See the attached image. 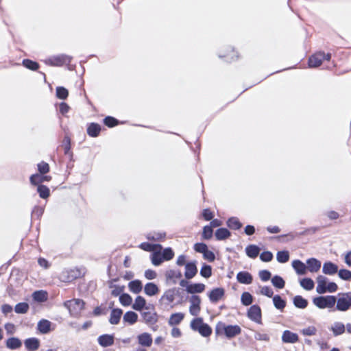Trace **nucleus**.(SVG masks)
Here are the masks:
<instances>
[{"label": "nucleus", "mask_w": 351, "mask_h": 351, "mask_svg": "<svg viewBox=\"0 0 351 351\" xmlns=\"http://www.w3.org/2000/svg\"><path fill=\"white\" fill-rule=\"evenodd\" d=\"M216 336L224 335L227 339H230L241 333V328L239 325L226 324L223 322H218L215 328Z\"/></svg>", "instance_id": "nucleus-1"}, {"label": "nucleus", "mask_w": 351, "mask_h": 351, "mask_svg": "<svg viewBox=\"0 0 351 351\" xmlns=\"http://www.w3.org/2000/svg\"><path fill=\"white\" fill-rule=\"evenodd\" d=\"M72 60V56L62 53L49 58L45 60V63L52 66H62L65 64L69 70L73 71L75 69V65L70 64Z\"/></svg>", "instance_id": "nucleus-2"}, {"label": "nucleus", "mask_w": 351, "mask_h": 351, "mask_svg": "<svg viewBox=\"0 0 351 351\" xmlns=\"http://www.w3.org/2000/svg\"><path fill=\"white\" fill-rule=\"evenodd\" d=\"M335 310L346 312L351 308V291L339 293L336 296Z\"/></svg>", "instance_id": "nucleus-3"}, {"label": "nucleus", "mask_w": 351, "mask_h": 351, "mask_svg": "<svg viewBox=\"0 0 351 351\" xmlns=\"http://www.w3.org/2000/svg\"><path fill=\"white\" fill-rule=\"evenodd\" d=\"M313 303L320 309L332 308L336 303V296L332 295H319L313 298Z\"/></svg>", "instance_id": "nucleus-4"}, {"label": "nucleus", "mask_w": 351, "mask_h": 351, "mask_svg": "<svg viewBox=\"0 0 351 351\" xmlns=\"http://www.w3.org/2000/svg\"><path fill=\"white\" fill-rule=\"evenodd\" d=\"M247 316L250 320L257 324L262 323L261 308L258 304L251 305L250 308L247 310Z\"/></svg>", "instance_id": "nucleus-5"}, {"label": "nucleus", "mask_w": 351, "mask_h": 351, "mask_svg": "<svg viewBox=\"0 0 351 351\" xmlns=\"http://www.w3.org/2000/svg\"><path fill=\"white\" fill-rule=\"evenodd\" d=\"M191 305L189 313L191 315L197 316L201 310V298L198 295H191L189 298Z\"/></svg>", "instance_id": "nucleus-6"}, {"label": "nucleus", "mask_w": 351, "mask_h": 351, "mask_svg": "<svg viewBox=\"0 0 351 351\" xmlns=\"http://www.w3.org/2000/svg\"><path fill=\"white\" fill-rule=\"evenodd\" d=\"M207 295L210 302L215 304L225 295V289L223 287H216L208 292Z\"/></svg>", "instance_id": "nucleus-7"}, {"label": "nucleus", "mask_w": 351, "mask_h": 351, "mask_svg": "<svg viewBox=\"0 0 351 351\" xmlns=\"http://www.w3.org/2000/svg\"><path fill=\"white\" fill-rule=\"evenodd\" d=\"M198 269L197 267V261H191L185 265L184 276L187 280H191L194 278L197 274Z\"/></svg>", "instance_id": "nucleus-8"}, {"label": "nucleus", "mask_w": 351, "mask_h": 351, "mask_svg": "<svg viewBox=\"0 0 351 351\" xmlns=\"http://www.w3.org/2000/svg\"><path fill=\"white\" fill-rule=\"evenodd\" d=\"M51 180V176L41 173H34L29 177V182L34 186L44 185L43 182H49Z\"/></svg>", "instance_id": "nucleus-9"}, {"label": "nucleus", "mask_w": 351, "mask_h": 351, "mask_svg": "<svg viewBox=\"0 0 351 351\" xmlns=\"http://www.w3.org/2000/svg\"><path fill=\"white\" fill-rule=\"evenodd\" d=\"M141 315L147 325H154L158 321L159 316L156 312L141 311Z\"/></svg>", "instance_id": "nucleus-10"}, {"label": "nucleus", "mask_w": 351, "mask_h": 351, "mask_svg": "<svg viewBox=\"0 0 351 351\" xmlns=\"http://www.w3.org/2000/svg\"><path fill=\"white\" fill-rule=\"evenodd\" d=\"M339 271L338 265L330 261H326L324 263L322 266V273L325 275L333 276L337 274Z\"/></svg>", "instance_id": "nucleus-11"}, {"label": "nucleus", "mask_w": 351, "mask_h": 351, "mask_svg": "<svg viewBox=\"0 0 351 351\" xmlns=\"http://www.w3.org/2000/svg\"><path fill=\"white\" fill-rule=\"evenodd\" d=\"M97 342L103 348L111 346L114 343V334H103L98 337Z\"/></svg>", "instance_id": "nucleus-12"}, {"label": "nucleus", "mask_w": 351, "mask_h": 351, "mask_svg": "<svg viewBox=\"0 0 351 351\" xmlns=\"http://www.w3.org/2000/svg\"><path fill=\"white\" fill-rule=\"evenodd\" d=\"M281 339L284 343H295L299 341L298 335L289 330L283 331Z\"/></svg>", "instance_id": "nucleus-13"}, {"label": "nucleus", "mask_w": 351, "mask_h": 351, "mask_svg": "<svg viewBox=\"0 0 351 351\" xmlns=\"http://www.w3.org/2000/svg\"><path fill=\"white\" fill-rule=\"evenodd\" d=\"M306 270L308 269L311 273H315L319 271L322 263L317 258L311 257L306 260Z\"/></svg>", "instance_id": "nucleus-14"}, {"label": "nucleus", "mask_w": 351, "mask_h": 351, "mask_svg": "<svg viewBox=\"0 0 351 351\" xmlns=\"http://www.w3.org/2000/svg\"><path fill=\"white\" fill-rule=\"evenodd\" d=\"M236 278L239 283L243 285H250L253 282V276L247 271H239Z\"/></svg>", "instance_id": "nucleus-15"}, {"label": "nucleus", "mask_w": 351, "mask_h": 351, "mask_svg": "<svg viewBox=\"0 0 351 351\" xmlns=\"http://www.w3.org/2000/svg\"><path fill=\"white\" fill-rule=\"evenodd\" d=\"M101 131V126L97 123L92 122L87 125L86 132L90 137L96 138L99 136Z\"/></svg>", "instance_id": "nucleus-16"}, {"label": "nucleus", "mask_w": 351, "mask_h": 351, "mask_svg": "<svg viewBox=\"0 0 351 351\" xmlns=\"http://www.w3.org/2000/svg\"><path fill=\"white\" fill-rule=\"evenodd\" d=\"M85 302L82 299H73L70 300H66L64 302V306L71 311V308H75L76 306L80 311L84 309L85 308Z\"/></svg>", "instance_id": "nucleus-17"}, {"label": "nucleus", "mask_w": 351, "mask_h": 351, "mask_svg": "<svg viewBox=\"0 0 351 351\" xmlns=\"http://www.w3.org/2000/svg\"><path fill=\"white\" fill-rule=\"evenodd\" d=\"M317 287H316V291L319 294H324L326 293V285L327 282L328 281V278L323 275H319L317 276Z\"/></svg>", "instance_id": "nucleus-18"}, {"label": "nucleus", "mask_w": 351, "mask_h": 351, "mask_svg": "<svg viewBox=\"0 0 351 351\" xmlns=\"http://www.w3.org/2000/svg\"><path fill=\"white\" fill-rule=\"evenodd\" d=\"M51 324L50 321L42 319L38 322L37 329L41 334L46 335L52 330Z\"/></svg>", "instance_id": "nucleus-19"}, {"label": "nucleus", "mask_w": 351, "mask_h": 351, "mask_svg": "<svg viewBox=\"0 0 351 351\" xmlns=\"http://www.w3.org/2000/svg\"><path fill=\"white\" fill-rule=\"evenodd\" d=\"M160 291L158 286L153 282H149L145 284L144 286V293L145 295L149 297L157 295Z\"/></svg>", "instance_id": "nucleus-20"}, {"label": "nucleus", "mask_w": 351, "mask_h": 351, "mask_svg": "<svg viewBox=\"0 0 351 351\" xmlns=\"http://www.w3.org/2000/svg\"><path fill=\"white\" fill-rule=\"evenodd\" d=\"M322 56L319 51L311 55L308 60V67L316 68L319 66L323 62L322 59L323 56Z\"/></svg>", "instance_id": "nucleus-21"}, {"label": "nucleus", "mask_w": 351, "mask_h": 351, "mask_svg": "<svg viewBox=\"0 0 351 351\" xmlns=\"http://www.w3.org/2000/svg\"><path fill=\"white\" fill-rule=\"evenodd\" d=\"M25 347L28 351H35L40 347V340L36 337H29L24 341Z\"/></svg>", "instance_id": "nucleus-22"}, {"label": "nucleus", "mask_w": 351, "mask_h": 351, "mask_svg": "<svg viewBox=\"0 0 351 351\" xmlns=\"http://www.w3.org/2000/svg\"><path fill=\"white\" fill-rule=\"evenodd\" d=\"M123 310L119 308H112L109 318L110 324L117 325L120 322Z\"/></svg>", "instance_id": "nucleus-23"}, {"label": "nucleus", "mask_w": 351, "mask_h": 351, "mask_svg": "<svg viewBox=\"0 0 351 351\" xmlns=\"http://www.w3.org/2000/svg\"><path fill=\"white\" fill-rule=\"evenodd\" d=\"M291 265L298 275L306 274V266L302 261L299 259L293 260L291 263Z\"/></svg>", "instance_id": "nucleus-24"}, {"label": "nucleus", "mask_w": 351, "mask_h": 351, "mask_svg": "<svg viewBox=\"0 0 351 351\" xmlns=\"http://www.w3.org/2000/svg\"><path fill=\"white\" fill-rule=\"evenodd\" d=\"M206 286L203 283L191 282L189 287H187V293L192 295H197L196 293H201L204 291Z\"/></svg>", "instance_id": "nucleus-25"}, {"label": "nucleus", "mask_w": 351, "mask_h": 351, "mask_svg": "<svg viewBox=\"0 0 351 351\" xmlns=\"http://www.w3.org/2000/svg\"><path fill=\"white\" fill-rule=\"evenodd\" d=\"M137 339L138 343L144 347H150L153 342L152 335L148 332L138 335Z\"/></svg>", "instance_id": "nucleus-26"}, {"label": "nucleus", "mask_w": 351, "mask_h": 351, "mask_svg": "<svg viewBox=\"0 0 351 351\" xmlns=\"http://www.w3.org/2000/svg\"><path fill=\"white\" fill-rule=\"evenodd\" d=\"M231 232L226 228L220 227L215 230V237L217 241H224L231 236Z\"/></svg>", "instance_id": "nucleus-27"}, {"label": "nucleus", "mask_w": 351, "mask_h": 351, "mask_svg": "<svg viewBox=\"0 0 351 351\" xmlns=\"http://www.w3.org/2000/svg\"><path fill=\"white\" fill-rule=\"evenodd\" d=\"M32 297L34 302L42 303L48 300V293L42 289L36 290L33 292Z\"/></svg>", "instance_id": "nucleus-28"}, {"label": "nucleus", "mask_w": 351, "mask_h": 351, "mask_svg": "<svg viewBox=\"0 0 351 351\" xmlns=\"http://www.w3.org/2000/svg\"><path fill=\"white\" fill-rule=\"evenodd\" d=\"M230 48V51H228V53L224 54L219 53L218 57L221 59H223L224 61L228 62H231L237 60L239 58L238 53L234 51V48Z\"/></svg>", "instance_id": "nucleus-29"}, {"label": "nucleus", "mask_w": 351, "mask_h": 351, "mask_svg": "<svg viewBox=\"0 0 351 351\" xmlns=\"http://www.w3.org/2000/svg\"><path fill=\"white\" fill-rule=\"evenodd\" d=\"M5 346L8 349L17 350L22 346V341L18 337H12L6 340Z\"/></svg>", "instance_id": "nucleus-30"}, {"label": "nucleus", "mask_w": 351, "mask_h": 351, "mask_svg": "<svg viewBox=\"0 0 351 351\" xmlns=\"http://www.w3.org/2000/svg\"><path fill=\"white\" fill-rule=\"evenodd\" d=\"M261 248L255 244H250L246 246L245 251L246 255L250 258H256L259 254Z\"/></svg>", "instance_id": "nucleus-31"}, {"label": "nucleus", "mask_w": 351, "mask_h": 351, "mask_svg": "<svg viewBox=\"0 0 351 351\" xmlns=\"http://www.w3.org/2000/svg\"><path fill=\"white\" fill-rule=\"evenodd\" d=\"M226 226L232 230H238L242 226L243 224L237 217H230L226 221Z\"/></svg>", "instance_id": "nucleus-32"}, {"label": "nucleus", "mask_w": 351, "mask_h": 351, "mask_svg": "<svg viewBox=\"0 0 351 351\" xmlns=\"http://www.w3.org/2000/svg\"><path fill=\"white\" fill-rule=\"evenodd\" d=\"M138 315L136 312L128 311L124 314L123 320L130 325H133L138 321Z\"/></svg>", "instance_id": "nucleus-33"}, {"label": "nucleus", "mask_w": 351, "mask_h": 351, "mask_svg": "<svg viewBox=\"0 0 351 351\" xmlns=\"http://www.w3.org/2000/svg\"><path fill=\"white\" fill-rule=\"evenodd\" d=\"M293 305L300 309H304L308 306V301L302 295H297L293 298Z\"/></svg>", "instance_id": "nucleus-34"}, {"label": "nucleus", "mask_w": 351, "mask_h": 351, "mask_svg": "<svg viewBox=\"0 0 351 351\" xmlns=\"http://www.w3.org/2000/svg\"><path fill=\"white\" fill-rule=\"evenodd\" d=\"M184 314L183 313H172L168 320V324L169 326H176L180 324V322L184 319Z\"/></svg>", "instance_id": "nucleus-35"}, {"label": "nucleus", "mask_w": 351, "mask_h": 351, "mask_svg": "<svg viewBox=\"0 0 351 351\" xmlns=\"http://www.w3.org/2000/svg\"><path fill=\"white\" fill-rule=\"evenodd\" d=\"M146 300L141 295H138L134 300V303L132 304V308L138 312H141L146 305Z\"/></svg>", "instance_id": "nucleus-36"}, {"label": "nucleus", "mask_w": 351, "mask_h": 351, "mask_svg": "<svg viewBox=\"0 0 351 351\" xmlns=\"http://www.w3.org/2000/svg\"><path fill=\"white\" fill-rule=\"evenodd\" d=\"M273 304L275 308L282 312L286 306L287 302L280 295H275L272 297Z\"/></svg>", "instance_id": "nucleus-37"}, {"label": "nucleus", "mask_w": 351, "mask_h": 351, "mask_svg": "<svg viewBox=\"0 0 351 351\" xmlns=\"http://www.w3.org/2000/svg\"><path fill=\"white\" fill-rule=\"evenodd\" d=\"M130 291L134 293H139L143 289V284L140 280L135 279L128 283Z\"/></svg>", "instance_id": "nucleus-38"}, {"label": "nucleus", "mask_w": 351, "mask_h": 351, "mask_svg": "<svg viewBox=\"0 0 351 351\" xmlns=\"http://www.w3.org/2000/svg\"><path fill=\"white\" fill-rule=\"evenodd\" d=\"M22 65L26 69L32 71H38L40 68V64L38 62L28 58L23 60Z\"/></svg>", "instance_id": "nucleus-39"}, {"label": "nucleus", "mask_w": 351, "mask_h": 351, "mask_svg": "<svg viewBox=\"0 0 351 351\" xmlns=\"http://www.w3.org/2000/svg\"><path fill=\"white\" fill-rule=\"evenodd\" d=\"M63 147H64V154L69 156V160L71 162H73L74 160H73V154L71 151V139L69 137H68V136L64 137Z\"/></svg>", "instance_id": "nucleus-40"}, {"label": "nucleus", "mask_w": 351, "mask_h": 351, "mask_svg": "<svg viewBox=\"0 0 351 351\" xmlns=\"http://www.w3.org/2000/svg\"><path fill=\"white\" fill-rule=\"evenodd\" d=\"M330 330L332 332L334 336L337 337L345 332L346 327L343 323L336 322L332 326Z\"/></svg>", "instance_id": "nucleus-41"}, {"label": "nucleus", "mask_w": 351, "mask_h": 351, "mask_svg": "<svg viewBox=\"0 0 351 351\" xmlns=\"http://www.w3.org/2000/svg\"><path fill=\"white\" fill-rule=\"evenodd\" d=\"M271 282L272 285L276 289H282L285 286V280L279 275H274L271 278Z\"/></svg>", "instance_id": "nucleus-42"}, {"label": "nucleus", "mask_w": 351, "mask_h": 351, "mask_svg": "<svg viewBox=\"0 0 351 351\" xmlns=\"http://www.w3.org/2000/svg\"><path fill=\"white\" fill-rule=\"evenodd\" d=\"M300 286L306 291L312 290L315 287L314 281L311 278H303L300 280Z\"/></svg>", "instance_id": "nucleus-43"}, {"label": "nucleus", "mask_w": 351, "mask_h": 351, "mask_svg": "<svg viewBox=\"0 0 351 351\" xmlns=\"http://www.w3.org/2000/svg\"><path fill=\"white\" fill-rule=\"evenodd\" d=\"M152 263L154 266H160L163 262L162 255L160 252L156 251L152 253L150 256Z\"/></svg>", "instance_id": "nucleus-44"}, {"label": "nucleus", "mask_w": 351, "mask_h": 351, "mask_svg": "<svg viewBox=\"0 0 351 351\" xmlns=\"http://www.w3.org/2000/svg\"><path fill=\"white\" fill-rule=\"evenodd\" d=\"M37 186V193L41 199H46L50 196V189L46 185H38Z\"/></svg>", "instance_id": "nucleus-45"}, {"label": "nucleus", "mask_w": 351, "mask_h": 351, "mask_svg": "<svg viewBox=\"0 0 351 351\" xmlns=\"http://www.w3.org/2000/svg\"><path fill=\"white\" fill-rule=\"evenodd\" d=\"M290 258L289 252L287 250L278 251L276 254L277 261L280 263H285Z\"/></svg>", "instance_id": "nucleus-46"}, {"label": "nucleus", "mask_w": 351, "mask_h": 351, "mask_svg": "<svg viewBox=\"0 0 351 351\" xmlns=\"http://www.w3.org/2000/svg\"><path fill=\"white\" fill-rule=\"evenodd\" d=\"M253 295L248 291H244L241 296V302L243 306H247L252 304Z\"/></svg>", "instance_id": "nucleus-47"}, {"label": "nucleus", "mask_w": 351, "mask_h": 351, "mask_svg": "<svg viewBox=\"0 0 351 351\" xmlns=\"http://www.w3.org/2000/svg\"><path fill=\"white\" fill-rule=\"evenodd\" d=\"M212 328L206 323L202 321V324L198 330V332L204 337H208L212 334Z\"/></svg>", "instance_id": "nucleus-48"}, {"label": "nucleus", "mask_w": 351, "mask_h": 351, "mask_svg": "<svg viewBox=\"0 0 351 351\" xmlns=\"http://www.w3.org/2000/svg\"><path fill=\"white\" fill-rule=\"evenodd\" d=\"M29 308V305L26 302L17 303L14 306V311L18 314H25Z\"/></svg>", "instance_id": "nucleus-49"}, {"label": "nucleus", "mask_w": 351, "mask_h": 351, "mask_svg": "<svg viewBox=\"0 0 351 351\" xmlns=\"http://www.w3.org/2000/svg\"><path fill=\"white\" fill-rule=\"evenodd\" d=\"M176 296L175 290L172 289H169L165 291L159 302L162 301L163 300H167L169 303H171L174 301Z\"/></svg>", "instance_id": "nucleus-50"}, {"label": "nucleus", "mask_w": 351, "mask_h": 351, "mask_svg": "<svg viewBox=\"0 0 351 351\" xmlns=\"http://www.w3.org/2000/svg\"><path fill=\"white\" fill-rule=\"evenodd\" d=\"M103 123L108 128H112L119 124V121L114 117L106 116L103 119Z\"/></svg>", "instance_id": "nucleus-51"}, {"label": "nucleus", "mask_w": 351, "mask_h": 351, "mask_svg": "<svg viewBox=\"0 0 351 351\" xmlns=\"http://www.w3.org/2000/svg\"><path fill=\"white\" fill-rule=\"evenodd\" d=\"M199 274L204 278H209L212 276V267L206 263H203Z\"/></svg>", "instance_id": "nucleus-52"}, {"label": "nucleus", "mask_w": 351, "mask_h": 351, "mask_svg": "<svg viewBox=\"0 0 351 351\" xmlns=\"http://www.w3.org/2000/svg\"><path fill=\"white\" fill-rule=\"evenodd\" d=\"M166 237V232H149L146 235V238L149 241H160L164 239Z\"/></svg>", "instance_id": "nucleus-53"}, {"label": "nucleus", "mask_w": 351, "mask_h": 351, "mask_svg": "<svg viewBox=\"0 0 351 351\" xmlns=\"http://www.w3.org/2000/svg\"><path fill=\"white\" fill-rule=\"evenodd\" d=\"M56 96L61 100H65L69 96V90L64 86H58L56 90Z\"/></svg>", "instance_id": "nucleus-54"}, {"label": "nucleus", "mask_w": 351, "mask_h": 351, "mask_svg": "<svg viewBox=\"0 0 351 351\" xmlns=\"http://www.w3.org/2000/svg\"><path fill=\"white\" fill-rule=\"evenodd\" d=\"M213 236V230L208 224L203 227L202 232V239L204 240H210Z\"/></svg>", "instance_id": "nucleus-55"}, {"label": "nucleus", "mask_w": 351, "mask_h": 351, "mask_svg": "<svg viewBox=\"0 0 351 351\" xmlns=\"http://www.w3.org/2000/svg\"><path fill=\"white\" fill-rule=\"evenodd\" d=\"M119 302L123 306H128L132 304V298L127 293H122L119 296Z\"/></svg>", "instance_id": "nucleus-56"}, {"label": "nucleus", "mask_w": 351, "mask_h": 351, "mask_svg": "<svg viewBox=\"0 0 351 351\" xmlns=\"http://www.w3.org/2000/svg\"><path fill=\"white\" fill-rule=\"evenodd\" d=\"M338 276L340 279L345 281H351V271L343 268L339 269L337 272Z\"/></svg>", "instance_id": "nucleus-57"}, {"label": "nucleus", "mask_w": 351, "mask_h": 351, "mask_svg": "<svg viewBox=\"0 0 351 351\" xmlns=\"http://www.w3.org/2000/svg\"><path fill=\"white\" fill-rule=\"evenodd\" d=\"M162 255V258L164 261H168L171 260L174 256V252L173 249L170 247H167L160 252Z\"/></svg>", "instance_id": "nucleus-58"}, {"label": "nucleus", "mask_w": 351, "mask_h": 351, "mask_svg": "<svg viewBox=\"0 0 351 351\" xmlns=\"http://www.w3.org/2000/svg\"><path fill=\"white\" fill-rule=\"evenodd\" d=\"M154 247L162 248V245L159 243L152 244L149 242H143L139 245V247L146 252H152Z\"/></svg>", "instance_id": "nucleus-59"}, {"label": "nucleus", "mask_w": 351, "mask_h": 351, "mask_svg": "<svg viewBox=\"0 0 351 351\" xmlns=\"http://www.w3.org/2000/svg\"><path fill=\"white\" fill-rule=\"evenodd\" d=\"M37 169L39 172L38 173L47 174L50 171V166L47 162L41 161L37 164Z\"/></svg>", "instance_id": "nucleus-60"}, {"label": "nucleus", "mask_w": 351, "mask_h": 351, "mask_svg": "<svg viewBox=\"0 0 351 351\" xmlns=\"http://www.w3.org/2000/svg\"><path fill=\"white\" fill-rule=\"evenodd\" d=\"M254 337L256 341L265 342H269L270 341V337L268 334L262 333L259 331H254Z\"/></svg>", "instance_id": "nucleus-61"}, {"label": "nucleus", "mask_w": 351, "mask_h": 351, "mask_svg": "<svg viewBox=\"0 0 351 351\" xmlns=\"http://www.w3.org/2000/svg\"><path fill=\"white\" fill-rule=\"evenodd\" d=\"M202 321H203V318L200 317L193 319L190 323L191 328L194 331L198 332V330L201 326V324H202Z\"/></svg>", "instance_id": "nucleus-62"}, {"label": "nucleus", "mask_w": 351, "mask_h": 351, "mask_svg": "<svg viewBox=\"0 0 351 351\" xmlns=\"http://www.w3.org/2000/svg\"><path fill=\"white\" fill-rule=\"evenodd\" d=\"M44 213V208L39 206H35L32 211V217L39 219Z\"/></svg>", "instance_id": "nucleus-63"}, {"label": "nucleus", "mask_w": 351, "mask_h": 351, "mask_svg": "<svg viewBox=\"0 0 351 351\" xmlns=\"http://www.w3.org/2000/svg\"><path fill=\"white\" fill-rule=\"evenodd\" d=\"M273 258L274 255L270 251L265 250L260 254L261 261L265 263L270 262Z\"/></svg>", "instance_id": "nucleus-64"}]
</instances>
